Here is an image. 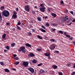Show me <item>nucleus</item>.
<instances>
[{
  "mask_svg": "<svg viewBox=\"0 0 75 75\" xmlns=\"http://www.w3.org/2000/svg\"><path fill=\"white\" fill-rule=\"evenodd\" d=\"M13 57H14V58L16 57V56H17V55H16V54H13Z\"/></svg>",
  "mask_w": 75,
  "mask_h": 75,
  "instance_id": "obj_42",
  "label": "nucleus"
},
{
  "mask_svg": "<svg viewBox=\"0 0 75 75\" xmlns=\"http://www.w3.org/2000/svg\"><path fill=\"white\" fill-rule=\"evenodd\" d=\"M28 69L31 72V73L33 74L34 72V69L31 67H30Z\"/></svg>",
  "mask_w": 75,
  "mask_h": 75,
  "instance_id": "obj_5",
  "label": "nucleus"
},
{
  "mask_svg": "<svg viewBox=\"0 0 75 75\" xmlns=\"http://www.w3.org/2000/svg\"><path fill=\"white\" fill-rule=\"evenodd\" d=\"M15 45H16V44H15V43H13L11 44V46L12 47H14V46Z\"/></svg>",
  "mask_w": 75,
  "mask_h": 75,
  "instance_id": "obj_23",
  "label": "nucleus"
},
{
  "mask_svg": "<svg viewBox=\"0 0 75 75\" xmlns=\"http://www.w3.org/2000/svg\"><path fill=\"white\" fill-rule=\"evenodd\" d=\"M69 39L71 40H72V38H69Z\"/></svg>",
  "mask_w": 75,
  "mask_h": 75,
  "instance_id": "obj_57",
  "label": "nucleus"
},
{
  "mask_svg": "<svg viewBox=\"0 0 75 75\" xmlns=\"http://www.w3.org/2000/svg\"><path fill=\"white\" fill-rule=\"evenodd\" d=\"M53 16L54 18L56 16V15L54 13L51 14Z\"/></svg>",
  "mask_w": 75,
  "mask_h": 75,
  "instance_id": "obj_20",
  "label": "nucleus"
},
{
  "mask_svg": "<svg viewBox=\"0 0 75 75\" xmlns=\"http://www.w3.org/2000/svg\"><path fill=\"white\" fill-rule=\"evenodd\" d=\"M16 11H18V8H16Z\"/></svg>",
  "mask_w": 75,
  "mask_h": 75,
  "instance_id": "obj_50",
  "label": "nucleus"
},
{
  "mask_svg": "<svg viewBox=\"0 0 75 75\" xmlns=\"http://www.w3.org/2000/svg\"><path fill=\"white\" fill-rule=\"evenodd\" d=\"M40 6L41 7H44V5L43 4H40Z\"/></svg>",
  "mask_w": 75,
  "mask_h": 75,
  "instance_id": "obj_25",
  "label": "nucleus"
},
{
  "mask_svg": "<svg viewBox=\"0 0 75 75\" xmlns=\"http://www.w3.org/2000/svg\"><path fill=\"white\" fill-rule=\"evenodd\" d=\"M58 33L61 34H63V32L61 30L58 31Z\"/></svg>",
  "mask_w": 75,
  "mask_h": 75,
  "instance_id": "obj_16",
  "label": "nucleus"
},
{
  "mask_svg": "<svg viewBox=\"0 0 75 75\" xmlns=\"http://www.w3.org/2000/svg\"><path fill=\"white\" fill-rule=\"evenodd\" d=\"M47 16H46V17H45V19H47Z\"/></svg>",
  "mask_w": 75,
  "mask_h": 75,
  "instance_id": "obj_64",
  "label": "nucleus"
},
{
  "mask_svg": "<svg viewBox=\"0 0 75 75\" xmlns=\"http://www.w3.org/2000/svg\"><path fill=\"white\" fill-rule=\"evenodd\" d=\"M21 24V23H18L17 25H19Z\"/></svg>",
  "mask_w": 75,
  "mask_h": 75,
  "instance_id": "obj_51",
  "label": "nucleus"
},
{
  "mask_svg": "<svg viewBox=\"0 0 75 75\" xmlns=\"http://www.w3.org/2000/svg\"><path fill=\"white\" fill-rule=\"evenodd\" d=\"M52 67L54 69H56L57 67L56 65H53L52 66Z\"/></svg>",
  "mask_w": 75,
  "mask_h": 75,
  "instance_id": "obj_15",
  "label": "nucleus"
},
{
  "mask_svg": "<svg viewBox=\"0 0 75 75\" xmlns=\"http://www.w3.org/2000/svg\"><path fill=\"white\" fill-rule=\"evenodd\" d=\"M6 35L5 34H4L2 35V38L3 39H4L6 37Z\"/></svg>",
  "mask_w": 75,
  "mask_h": 75,
  "instance_id": "obj_13",
  "label": "nucleus"
},
{
  "mask_svg": "<svg viewBox=\"0 0 75 75\" xmlns=\"http://www.w3.org/2000/svg\"><path fill=\"white\" fill-rule=\"evenodd\" d=\"M32 62H33V63H37L36 60L35 59H33V60Z\"/></svg>",
  "mask_w": 75,
  "mask_h": 75,
  "instance_id": "obj_17",
  "label": "nucleus"
},
{
  "mask_svg": "<svg viewBox=\"0 0 75 75\" xmlns=\"http://www.w3.org/2000/svg\"><path fill=\"white\" fill-rule=\"evenodd\" d=\"M37 37H38V38H39V39H42V38H41V37H40V36L39 35H38L37 36Z\"/></svg>",
  "mask_w": 75,
  "mask_h": 75,
  "instance_id": "obj_24",
  "label": "nucleus"
},
{
  "mask_svg": "<svg viewBox=\"0 0 75 75\" xmlns=\"http://www.w3.org/2000/svg\"><path fill=\"white\" fill-rule=\"evenodd\" d=\"M45 7H44L43 8H40V10L41 12H44L45 11Z\"/></svg>",
  "mask_w": 75,
  "mask_h": 75,
  "instance_id": "obj_6",
  "label": "nucleus"
},
{
  "mask_svg": "<svg viewBox=\"0 0 75 75\" xmlns=\"http://www.w3.org/2000/svg\"><path fill=\"white\" fill-rule=\"evenodd\" d=\"M64 12L66 13H68V10L67 9H66L65 11Z\"/></svg>",
  "mask_w": 75,
  "mask_h": 75,
  "instance_id": "obj_34",
  "label": "nucleus"
},
{
  "mask_svg": "<svg viewBox=\"0 0 75 75\" xmlns=\"http://www.w3.org/2000/svg\"><path fill=\"white\" fill-rule=\"evenodd\" d=\"M6 48L8 50H10V47H9V46H8L6 47Z\"/></svg>",
  "mask_w": 75,
  "mask_h": 75,
  "instance_id": "obj_27",
  "label": "nucleus"
},
{
  "mask_svg": "<svg viewBox=\"0 0 75 75\" xmlns=\"http://www.w3.org/2000/svg\"><path fill=\"white\" fill-rule=\"evenodd\" d=\"M0 64L1 65H2V66H4V63H3L2 62H0Z\"/></svg>",
  "mask_w": 75,
  "mask_h": 75,
  "instance_id": "obj_32",
  "label": "nucleus"
},
{
  "mask_svg": "<svg viewBox=\"0 0 75 75\" xmlns=\"http://www.w3.org/2000/svg\"><path fill=\"white\" fill-rule=\"evenodd\" d=\"M52 30L54 31H55L56 30V29H53Z\"/></svg>",
  "mask_w": 75,
  "mask_h": 75,
  "instance_id": "obj_52",
  "label": "nucleus"
},
{
  "mask_svg": "<svg viewBox=\"0 0 75 75\" xmlns=\"http://www.w3.org/2000/svg\"><path fill=\"white\" fill-rule=\"evenodd\" d=\"M71 23H72L71 22L70 24H69L68 25H71Z\"/></svg>",
  "mask_w": 75,
  "mask_h": 75,
  "instance_id": "obj_60",
  "label": "nucleus"
},
{
  "mask_svg": "<svg viewBox=\"0 0 75 75\" xmlns=\"http://www.w3.org/2000/svg\"><path fill=\"white\" fill-rule=\"evenodd\" d=\"M25 10L27 12H28L30 11V9L28 7V6H25Z\"/></svg>",
  "mask_w": 75,
  "mask_h": 75,
  "instance_id": "obj_4",
  "label": "nucleus"
},
{
  "mask_svg": "<svg viewBox=\"0 0 75 75\" xmlns=\"http://www.w3.org/2000/svg\"><path fill=\"white\" fill-rule=\"evenodd\" d=\"M38 20L39 21H41V20L40 18L39 17H38Z\"/></svg>",
  "mask_w": 75,
  "mask_h": 75,
  "instance_id": "obj_31",
  "label": "nucleus"
},
{
  "mask_svg": "<svg viewBox=\"0 0 75 75\" xmlns=\"http://www.w3.org/2000/svg\"><path fill=\"white\" fill-rule=\"evenodd\" d=\"M41 31L43 32H46V31L42 29L41 30Z\"/></svg>",
  "mask_w": 75,
  "mask_h": 75,
  "instance_id": "obj_26",
  "label": "nucleus"
},
{
  "mask_svg": "<svg viewBox=\"0 0 75 75\" xmlns=\"http://www.w3.org/2000/svg\"><path fill=\"white\" fill-rule=\"evenodd\" d=\"M4 8H5V7H4V6H2L1 7L0 10L1 11H3V10H4Z\"/></svg>",
  "mask_w": 75,
  "mask_h": 75,
  "instance_id": "obj_11",
  "label": "nucleus"
},
{
  "mask_svg": "<svg viewBox=\"0 0 75 75\" xmlns=\"http://www.w3.org/2000/svg\"><path fill=\"white\" fill-rule=\"evenodd\" d=\"M6 51H7V50H4V52H6Z\"/></svg>",
  "mask_w": 75,
  "mask_h": 75,
  "instance_id": "obj_61",
  "label": "nucleus"
},
{
  "mask_svg": "<svg viewBox=\"0 0 75 75\" xmlns=\"http://www.w3.org/2000/svg\"><path fill=\"white\" fill-rule=\"evenodd\" d=\"M66 32H65L64 33V35L66 36V35H67V34H66Z\"/></svg>",
  "mask_w": 75,
  "mask_h": 75,
  "instance_id": "obj_62",
  "label": "nucleus"
},
{
  "mask_svg": "<svg viewBox=\"0 0 75 75\" xmlns=\"http://www.w3.org/2000/svg\"><path fill=\"white\" fill-rule=\"evenodd\" d=\"M70 13L72 15H73V12L72 11H71L70 12Z\"/></svg>",
  "mask_w": 75,
  "mask_h": 75,
  "instance_id": "obj_48",
  "label": "nucleus"
},
{
  "mask_svg": "<svg viewBox=\"0 0 75 75\" xmlns=\"http://www.w3.org/2000/svg\"><path fill=\"white\" fill-rule=\"evenodd\" d=\"M21 49H20V50H18V52H21Z\"/></svg>",
  "mask_w": 75,
  "mask_h": 75,
  "instance_id": "obj_58",
  "label": "nucleus"
},
{
  "mask_svg": "<svg viewBox=\"0 0 75 75\" xmlns=\"http://www.w3.org/2000/svg\"><path fill=\"white\" fill-rule=\"evenodd\" d=\"M43 64L42 63H40L39 64H38V65H37L38 66H41Z\"/></svg>",
  "mask_w": 75,
  "mask_h": 75,
  "instance_id": "obj_28",
  "label": "nucleus"
},
{
  "mask_svg": "<svg viewBox=\"0 0 75 75\" xmlns=\"http://www.w3.org/2000/svg\"><path fill=\"white\" fill-rule=\"evenodd\" d=\"M6 25H9V23H6Z\"/></svg>",
  "mask_w": 75,
  "mask_h": 75,
  "instance_id": "obj_63",
  "label": "nucleus"
},
{
  "mask_svg": "<svg viewBox=\"0 0 75 75\" xmlns=\"http://www.w3.org/2000/svg\"><path fill=\"white\" fill-rule=\"evenodd\" d=\"M41 50V49H37V50L38 51H40Z\"/></svg>",
  "mask_w": 75,
  "mask_h": 75,
  "instance_id": "obj_36",
  "label": "nucleus"
},
{
  "mask_svg": "<svg viewBox=\"0 0 75 75\" xmlns=\"http://www.w3.org/2000/svg\"><path fill=\"white\" fill-rule=\"evenodd\" d=\"M52 25L54 26H56L57 25V24H52Z\"/></svg>",
  "mask_w": 75,
  "mask_h": 75,
  "instance_id": "obj_39",
  "label": "nucleus"
},
{
  "mask_svg": "<svg viewBox=\"0 0 75 75\" xmlns=\"http://www.w3.org/2000/svg\"><path fill=\"white\" fill-rule=\"evenodd\" d=\"M55 52L58 54V53H59V52L58 51H56L54 52V53H55Z\"/></svg>",
  "mask_w": 75,
  "mask_h": 75,
  "instance_id": "obj_41",
  "label": "nucleus"
},
{
  "mask_svg": "<svg viewBox=\"0 0 75 75\" xmlns=\"http://www.w3.org/2000/svg\"><path fill=\"white\" fill-rule=\"evenodd\" d=\"M45 55L49 57L50 56V54L49 53H45L44 54Z\"/></svg>",
  "mask_w": 75,
  "mask_h": 75,
  "instance_id": "obj_9",
  "label": "nucleus"
},
{
  "mask_svg": "<svg viewBox=\"0 0 75 75\" xmlns=\"http://www.w3.org/2000/svg\"><path fill=\"white\" fill-rule=\"evenodd\" d=\"M45 25L47 26L48 27V26H49L50 25H49V23H47V24H46Z\"/></svg>",
  "mask_w": 75,
  "mask_h": 75,
  "instance_id": "obj_37",
  "label": "nucleus"
},
{
  "mask_svg": "<svg viewBox=\"0 0 75 75\" xmlns=\"http://www.w3.org/2000/svg\"><path fill=\"white\" fill-rule=\"evenodd\" d=\"M73 43L74 45H75V42L74 41Z\"/></svg>",
  "mask_w": 75,
  "mask_h": 75,
  "instance_id": "obj_59",
  "label": "nucleus"
},
{
  "mask_svg": "<svg viewBox=\"0 0 75 75\" xmlns=\"http://www.w3.org/2000/svg\"><path fill=\"white\" fill-rule=\"evenodd\" d=\"M4 71L6 72H10V71H9V70L8 69H5L4 70Z\"/></svg>",
  "mask_w": 75,
  "mask_h": 75,
  "instance_id": "obj_10",
  "label": "nucleus"
},
{
  "mask_svg": "<svg viewBox=\"0 0 75 75\" xmlns=\"http://www.w3.org/2000/svg\"><path fill=\"white\" fill-rule=\"evenodd\" d=\"M19 63V62H15L14 64H15L16 65H17Z\"/></svg>",
  "mask_w": 75,
  "mask_h": 75,
  "instance_id": "obj_21",
  "label": "nucleus"
},
{
  "mask_svg": "<svg viewBox=\"0 0 75 75\" xmlns=\"http://www.w3.org/2000/svg\"><path fill=\"white\" fill-rule=\"evenodd\" d=\"M2 21V16L0 14V22Z\"/></svg>",
  "mask_w": 75,
  "mask_h": 75,
  "instance_id": "obj_22",
  "label": "nucleus"
},
{
  "mask_svg": "<svg viewBox=\"0 0 75 75\" xmlns=\"http://www.w3.org/2000/svg\"><path fill=\"white\" fill-rule=\"evenodd\" d=\"M65 36L67 38H69L70 37V35H66Z\"/></svg>",
  "mask_w": 75,
  "mask_h": 75,
  "instance_id": "obj_29",
  "label": "nucleus"
},
{
  "mask_svg": "<svg viewBox=\"0 0 75 75\" xmlns=\"http://www.w3.org/2000/svg\"><path fill=\"white\" fill-rule=\"evenodd\" d=\"M75 22V19H74L73 20L72 22Z\"/></svg>",
  "mask_w": 75,
  "mask_h": 75,
  "instance_id": "obj_56",
  "label": "nucleus"
},
{
  "mask_svg": "<svg viewBox=\"0 0 75 75\" xmlns=\"http://www.w3.org/2000/svg\"><path fill=\"white\" fill-rule=\"evenodd\" d=\"M55 48V46L53 45H51V47H50V49L52 50L54 49Z\"/></svg>",
  "mask_w": 75,
  "mask_h": 75,
  "instance_id": "obj_7",
  "label": "nucleus"
},
{
  "mask_svg": "<svg viewBox=\"0 0 75 75\" xmlns=\"http://www.w3.org/2000/svg\"><path fill=\"white\" fill-rule=\"evenodd\" d=\"M61 4H64L63 1H62L61 2Z\"/></svg>",
  "mask_w": 75,
  "mask_h": 75,
  "instance_id": "obj_43",
  "label": "nucleus"
},
{
  "mask_svg": "<svg viewBox=\"0 0 75 75\" xmlns=\"http://www.w3.org/2000/svg\"><path fill=\"white\" fill-rule=\"evenodd\" d=\"M2 14L4 16L7 17L9 16L10 13L7 11H3L2 12Z\"/></svg>",
  "mask_w": 75,
  "mask_h": 75,
  "instance_id": "obj_1",
  "label": "nucleus"
},
{
  "mask_svg": "<svg viewBox=\"0 0 75 75\" xmlns=\"http://www.w3.org/2000/svg\"><path fill=\"white\" fill-rule=\"evenodd\" d=\"M50 41L52 42H54L55 41V40L54 39H51L50 40Z\"/></svg>",
  "mask_w": 75,
  "mask_h": 75,
  "instance_id": "obj_35",
  "label": "nucleus"
},
{
  "mask_svg": "<svg viewBox=\"0 0 75 75\" xmlns=\"http://www.w3.org/2000/svg\"><path fill=\"white\" fill-rule=\"evenodd\" d=\"M59 75H63L62 72H59Z\"/></svg>",
  "mask_w": 75,
  "mask_h": 75,
  "instance_id": "obj_38",
  "label": "nucleus"
},
{
  "mask_svg": "<svg viewBox=\"0 0 75 75\" xmlns=\"http://www.w3.org/2000/svg\"><path fill=\"white\" fill-rule=\"evenodd\" d=\"M25 45L27 47H31V45L29 44L28 43L26 44Z\"/></svg>",
  "mask_w": 75,
  "mask_h": 75,
  "instance_id": "obj_12",
  "label": "nucleus"
},
{
  "mask_svg": "<svg viewBox=\"0 0 75 75\" xmlns=\"http://www.w3.org/2000/svg\"><path fill=\"white\" fill-rule=\"evenodd\" d=\"M71 65L70 64H67V67H69V66H70Z\"/></svg>",
  "mask_w": 75,
  "mask_h": 75,
  "instance_id": "obj_44",
  "label": "nucleus"
},
{
  "mask_svg": "<svg viewBox=\"0 0 75 75\" xmlns=\"http://www.w3.org/2000/svg\"><path fill=\"white\" fill-rule=\"evenodd\" d=\"M32 13L33 14H35V12L34 11H33L32 12Z\"/></svg>",
  "mask_w": 75,
  "mask_h": 75,
  "instance_id": "obj_45",
  "label": "nucleus"
},
{
  "mask_svg": "<svg viewBox=\"0 0 75 75\" xmlns=\"http://www.w3.org/2000/svg\"><path fill=\"white\" fill-rule=\"evenodd\" d=\"M12 69L15 71H16V69L12 68Z\"/></svg>",
  "mask_w": 75,
  "mask_h": 75,
  "instance_id": "obj_53",
  "label": "nucleus"
},
{
  "mask_svg": "<svg viewBox=\"0 0 75 75\" xmlns=\"http://www.w3.org/2000/svg\"><path fill=\"white\" fill-rule=\"evenodd\" d=\"M35 56L34 54L33 53H30V54H29L28 55V57H33Z\"/></svg>",
  "mask_w": 75,
  "mask_h": 75,
  "instance_id": "obj_8",
  "label": "nucleus"
},
{
  "mask_svg": "<svg viewBox=\"0 0 75 75\" xmlns=\"http://www.w3.org/2000/svg\"><path fill=\"white\" fill-rule=\"evenodd\" d=\"M13 17L14 18H17V16L16 15L14 14L13 15Z\"/></svg>",
  "mask_w": 75,
  "mask_h": 75,
  "instance_id": "obj_19",
  "label": "nucleus"
},
{
  "mask_svg": "<svg viewBox=\"0 0 75 75\" xmlns=\"http://www.w3.org/2000/svg\"><path fill=\"white\" fill-rule=\"evenodd\" d=\"M17 28H17V29H18V30H21V28L17 25L16 26Z\"/></svg>",
  "mask_w": 75,
  "mask_h": 75,
  "instance_id": "obj_18",
  "label": "nucleus"
},
{
  "mask_svg": "<svg viewBox=\"0 0 75 75\" xmlns=\"http://www.w3.org/2000/svg\"><path fill=\"white\" fill-rule=\"evenodd\" d=\"M42 27L43 28L45 29V28L43 25H42Z\"/></svg>",
  "mask_w": 75,
  "mask_h": 75,
  "instance_id": "obj_54",
  "label": "nucleus"
},
{
  "mask_svg": "<svg viewBox=\"0 0 75 75\" xmlns=\"http://www.w3.org/2000/svg\"><path fill=\"white\" fill-rule=\"evenodd\" d=\"M13 13H14V14H16L17 13L16 12L14 11L13 12Z\"/></svg>",
  "mask_w": 75,
  "mask_h": 75,
  "instance_id": "obj_47",
  "label": "nucleus"
},
{
  "mask_svg": "<svg viewBox=\"0 0 75 75\" xmlns=\"http://www.w3.org/2000/svg\"><path fill=\"white\" fill-rule=\"evenodd\" d=\"M40 72L41 73H43V70H40Z\"/></svg>",
  "mask_w": 75,
  "mask_h": 75,
  "instance_id": "obj_49",
  "label": "nucleus"
},
{
  "mask_svg": "<svg viewBox=\"0 0 75 75\" xmlns=\"http://www.w3.org/2000/svg\"><path fill=\"white\" fill-rule=\"evenodd\" d=\"M14 59L16 60H18V58L17 57L14 58Z\"/></svg>",
  "mask_w": 75,
  "mask_h": 75,
  "instance_id": "obj_33",
  "label": "nucleus"
},
{
  "mask_svg": "<svg viewBox=\"0 0 75 75\" xmlns=\"http://www.w3.org/2000/svg\"><path fill=\"white\" fill-rule=\"evenodd\" d=\"M25 48L24 47H22L20 48V49H21V51H22L24 53H25Z\"/></svg>",
  "mask_w": 75,
  "mask_h": 75,
  "instance_id": "obj_3",
  "label": "nucleus"
},
{
  "mask_svg": "<svg viewBox=\"0 0 75 75\" xmlns=\"http://www.w3.org/2000/svg\"><path fill=\"white\" fill-rule=\"evenodd\" d=\"M28 34H29V35H31V33L30 32H29L28 33Z\"/></svg>",
  "mask_w": 75,
  "mask_h": 75,
  "instance_id": "obj_46",
  "label": "nucleus"
},
{
  "mask_svg": "<svg viewBox=\"0 0 75 75\" xmlns=\"http://www.w3.org/2000/svg\"><path fill=\"white\" fill-rule=\"evenodd\" d=\"M66 21V20H65L64 18H63L61 19V21L62 22H65Z\"/></svg>",
  "mask_w": 75,
  "mask_h": 75,
  "instance_id": "obj_14",
  "label": "nucleus"
},
{
  "mask_svg": "<svg viewBox=\"0 0 75 75\" xmlns=\"http://www.w3.org/2000/svg\"><path fill=\"white\" fill-rule=\"evenodd\" d=\"M64 18H65V20H66V21L69 18L67 16H66Z\"/></svg>",
  "mask_w": 75,
  "mask_h": 75,
  "instance_id": "obj_30",
  "label": "nucleus"
},
{
  "mask_svg": "<svg viewBox=\"0 0 75 75\" xmlns=\"http://www.w3.org/2000/svg\"><path fill=\"white\" fill-rule=\"evenodd\" d=\"M32 31H33V32H35V29H32Z\"/></svg>",
  "mask_w": 75,
  "mask_h": 75,
  "instance_id": "obj_55",
  "label": "nucleus"
},
{
  "mask_svg": "<svg viewBox=\"0 0 75 75\" xmlns=\"http://www.w3.org/2000/svg\"><path fill=\"white\" fill-rule=\"evenodd\" d=\"M29 62H23L22 64L25 67H28Z\"/></svg>",
  "mask_w": 75,
  "mask_h": 75,
  "instance_id": "obj_2",
  "label": "nucleus"
},
{
  "mask_svg": "<svg viewBox=\"0 0 75 75\" xmlns=\"http://www.w3.org/2000/svg\"><path fill=\"white\" fill-rule=\"evenodd\" d=\"M75 74V72H73L71 74V75H74Z\"/></svg>",
  "mask_w": 75,
  "mask_h": 75,
  "instance_id": "obj_40",
  "label": "nucleus"
}]
</instances>
